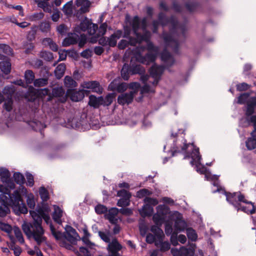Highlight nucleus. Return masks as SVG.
<instances>
[{
	"label": "nucleus",
	"instance_id": "obj_1",
	"mask_svg": "<svg viewBox=\"0 0 256 256\" xmlns=\"http://www.w3.org/2000/svg\"><path fill=\"white\" fill-rule=\"evenodd\" d=\"M0 217H5L10 213V206L16 215L27 214V207L18 190L11 193L10 190L5 188L3 194L0 195Z\"/></svg>",
	"mask_w": 256,
	"mask_h": 256
},
{
	"label": "nucleus",
	"instance_id": "obj_2",
	"mask_svg": "<svg viewBox=\"0 0 256 256\" xmlns=\"http://www.w3.org/2000/svg\"><path fill=\"white\" fill-rule=\"evenodd\" d=\"M30 214L33 218L32 222H24L22 224V230L28 238L32 237L38 244H40L46 238L43 236L44 230L42 227V217L46 213L42 208H40L36 212L30 211Z\"/></svg>",
	"mask_w": 256,
	"mask_h": 256
},
{
	"label": "nucleus",
	"instance_id": "obj_3",
	"mask_svg": "<svg viewBox=\"0 0 256 256\" xmlns=\"http://www.w3.org/2000/svg\"><path fill=\"white\" fill-rule=\"evenodd\" d=\"M182 150L184 151V159L192 158L190 162L192 166L195 164L196 167H198L201 164V156L200 155L199 148H196L193 143L187 144L186 140H185Z\"/></svg>",
	"mask_w": 256,
	"mask_h": 256
},
{
	"label": "nucleus",
	"instance_id": "obj_4",
	"mask_svg": "<svg viewBox=\"0 0 256 256\" xmlns=\"http://www.w3.org/2000/svg\"><path fill=\"white\" fill-rule=\"evenodd\" d=\"M158 21L160 22L161 26H164L167 25L169 22L172 23V28L170 29L172 32H175L177 29L180 31L182 36L184 38L186 36V28L184 25H180L178 26V22L177 20H174L172 17L169 19L162 12H160L158 14Z\"/></svg>",
	"mask_w": 256,
	"mask_h": 256
},
{
	"label": "nucleus",
	"instance_id": "obj_5",
	"mask_svg": "<svg viewBox=\"0 0 256 256\" xmlns=\"http://www.w3.org/2000/svg\"><path fill=\"white\" fill-rule=\"evenodd\" d=\"M164 66H158L154 64L150 69V74L152 78H154L153 81L149 80V82L152 83L154 86H156L163 74L164 70L166 68Z\"/></svg>",
	"mask_w": 256,
	"mask_h": 256
},
{
	"label": "nucleus",
	"instance_id": "obj_6",
	"mask_svg": "<svg viewBox=\"0 0 256 256\" xmlns=\"http://www.w3.org/2000/svg\"><path fill=\"white\" fill-rule=\"evenodd\" d=\"M90 91L87 90H77L76 89L69 88L66 91V95L70 97L72 101L79 102L84 98L85 94H87Z\"/></svg>",
	"mask_w": 256,
	"mask_h": 256
},
{
	"label": "nucleus",
	"instance_id": "obj_7",
	"mask_svg": "<svg viewBox=\"0 0 256 256\" xmlns=\"http://www.w3.org/2000/svg\"><path fill=\"white\" fill-rule=\"evenodd\" d=\"M66 234L64 236L66 239L72 244H76L78 241V238L80 239V237L76 232V230L72 226L66 225L65 228Z\"/></svg>",
	"mask_w": 256,
	"mask_h": 256
},
{
	"label": "nucleus",
	"instance_id": "obj_8",
	"mask_svg": "<svg viewBox=\"0 0 256 256\" xmlns=\"http://www.w3.org/2000/svg\"><path fill=\"white\" fill-rule=\"evenodd\" d=\"M80 86L84 88L91 89L92 92L100 94L103 92V88L100 86V82L96 80L84 81Z\"/></svg>",
	"mask_w": 256,
	"mask_h": 256
},
{
	"label": "nucleus",
	"instance_id": "obj_9",
	"mask_svg": "<svg viewBox=\"0 0 256 256\" xmlns=\"http://www.w3.org/2000/svg\"><path fill=\"white\" fill-rule=\"evenodd\" d=\"M134 93V91H130L119 95L118 98V102L122 106L125 104H129L133 101Z\"/></svg>",
	"mask_w": 256,
	"mask_h": 256
},
{
	"label": "nucleus",
	"instance_id": "obj_10",
	"mask_svg": "<svg viewBox=\"0 0 256 256\" xmlns=\"http://www.w3.org/2000/svg\"><path fill=\"white\" fill-rule=\"evenodd\" d=\"M162 60L164 63V66L166 68H169L174 65L175 60L170 53L164 50L162 51L160 56Z\"/></svg>",
	"mask_w": 256,
	"mask_h": 256
},
{
	"label": "nucleus",
	"instance_id": "obj_11",
	"mask_svg": "<svg viewBox=\"0 0 256 256\" xmlns=\"http://www.w3.org/2000/svg\"><path fill=\"white\" fill-rule=\"evenodd\" d=\"M238 192H235L231 193L230 192H224V194L226 196V200L230 204L232 205L237 211H238L240 204L238 201Z\"/></svg>",
	"mask_w": 256,
	"mask_h": 256
},
{
	"label": "nucleus",
	"instance_id": "obj_12",
	"mask_svg": "<svg viewBox=\"0 0 256 256\" xmlns=\"http://www.w3.org/2000/svg\"><path fill=\"white\" fill-rule=\"evenodd\" d=\"M156 55L157 54L156 53L148 52L144 56L139 55L137 60L140 62L148 65L156 60Z\"/></svg>",
	"mask_w": 256,
	"mask_h": 256
},
{
	"label": "nucleus",
	"instance_id": "obj_13",
	"mask_svg": "<svg viewBox=\"0 0 256 256\" xmlns=\"http://www.w3.org/2000/svg\"><path fill=\"white\" fill-rule=\"evenodd\" d=\"M162 38L167 45H168L170 42H174L175 44L174 47V50L176 53H178V52L179 48V44L178 41H175L172 36L170 34L164 32L162 34Z\"/></svg>",
	"mask_w": 256,
	"mask_h": 256
},
{
	"label": "nucleus",
	"instance_id": "obj_14",
	"mask_svg": "<svg viewBox=\"0 0 256 256\" xmlns=\"http://www.w3.org/2000/svg\"><path fill=\"white\" fill-rule=\"evenodd\" d=\"M246 116L245 118H242V121L244 120L242 124L243 126H247L250 124V123L253 124L254 130L252 132H254V134H256V114L254 115L248 116L244 112Z\"/></svg>",
	"mask_w": 256,
	"mask_h": 256
},
{
	"label": "nucleus",
	"instance_id": "obj_15",
	"mask_svg": "<svg viewBox=\"0 0 256 256\" xmlns=\"http://www.w3.org/2000/svg\"><path fill=\"white\" fill-rule=\"evenodd\" d=\"M109 243L108 250V252H110V254H120L118 251L122 249V246L118 240H112V242Z\"/></svg>",
	"mask_w": 256,
	"mask_h": 256
},
{
	"label": "nucleus",
	"instance_id": "obj_16",
	"mask_svg": "<svg viewBox=\"0 0 256 256\" xmlns=\"http://www.w3.org/2000/svg\"><path fill=\"white\" fill-rule=\"evenodd\" d=\"M102 102H103V97L102 96L96 98L95 96L92 94L89 96L88 104L94 108H97L100 106H102Z\"/></svg>",
	"mask_w": 256,
	"mask_h": 256
},
{
	"label": "nucleus",
	"instance_id": "obj_17",
	"mask_svg": "<svg viewBox=\"0 0 256 256\" xmlns=\"http://www.w3.org/2000/svg\"><path fill=\"white\" fill-rule=\"evenodd\" d=\"M54 211L52 215V218L56 223L60 224L62 223L61 218L62 216L63 212L58 206L54 205Z\"/></svg>",
	"mask_w": 256,
	"mask_h": 256
},
{
	"label": "nucleus",
	"instance_id": "obj_18",
	"mask_svg": "<svg viewBox=\"0 0 256 256\" xmlns=\"http://www.w3.org/2000/svg\"><path fill=\"white\" fill-rule=\"evenodd\" d=\"M28 124L34 130L39 131L40 132L46 127L44 124L36 120L28 122Z\"/></svg>",
	"mask_w": 256,
	"mask_h": 256
},
{
	"label": "nucleus",
	"instance_id": "obj_19",
	"mask_svg": "<svg viewBox=\"0 0 256 256\" xmlns=\"http://www.w3.org/2000/svg\"><path fill=\"white\" fill-rule=\"evenodd\" d=\"M78 39L79 37L78 34H72V36H69L63 40L62 46H68L71 44H76L78 43Z\"/></svg>",
	"mask_w": 256,
	"mask_h": 256
},
{
	"label": "nucleus",
	"instance_id": "obj_20",
	"mask_svg": "<svg viewBox=\"0 0 256 256\" xmlns=\"http://www.w3.org/2000/svg\"><path fill=\"white\" fill-rule=\"evenodd\" d=\"M251 137L248 138L246 142V145L248 150H252L256 148V134L250 132Z\"/></svg>",
	"mask_w": 256,
	"mask_h": 256
},
{
	"label": "nucleus",
	"instance_id": "obj_21",
	"mask_svg": "<svg viewBox=\"0 0 256 256\" xmlns=\"http://www.w3.org/2000/svg\"><path fill=\"white\" fill-rule=\"evenodd\" d=\"M16 91L15 87L12 84L6 86L4 88L2 92L6 97V99L12 98Z\"/></svg>",
	"mask_w": 256,
	"mask_h": 256
},
{
	"label": "nucleus",
	"instance_id": "obj_22",
	"mask_svg": "<svg viewBox=\"0 0 256 256\" xmlns=\"http://www.w3.org/2000/svg\"><path fill=\"white\" fill-rule=\"evenodd\" d=\"M90 6V2L87 0L86 4L80 6V8L75 14V16L79 18L82 14L89 12Z\"/></svg>",
	"mask_w": 256,
	"mask_h": 256
},
{
	"label": "nucleus",
	"instance_id": "obj_23",
	"mask_svg": "<svg viewBox=\"0 0 256 256\" xmlns=\"http://www.w3.org/2000/svg\"><path fill=\"white\" fill-rule=\"evenodd\" d=\"M174 226L176 230L182 232L186 228L187 224L182 218H178L175 221Z\"/></svg>",
	"mask_w": 256,
	"mask_h": 256
},
{
	"label": "nucleus",
	"instance_id": "obj_24",
	"mask_svg": "<svg viewBox=\"0 0 256 256\" xmlns=\"http://www.w3.org/2000/svg\"><path fill=\"white\" fill-rule=\"evenodd\" d=\"M66 69L64 64L62 63L59 64L54 70V74L57 78H60L63 76Z\"/></svg>",
	"mask_w": 256,
	"mask_h": 256
},
{
	"label": "nucleus",
	"instance_id": "obj_25",
	"mask_svg": "<svg viewBox=\"0 0 256 256\" xmlns=\"http://www.w3.org/2000/svg\"><path fill=\"white\" fill-rule=\"evenodd\" d=\"M35 76L32 70H28L24 72V78L26 84H31L34 81Z\"/></svg>",
	"mask_w": 256,
	"mask_h": 256
},
{
	"label": "nucleus",
	"instance_id": "obj_26",
	"mask_svg": "<svg viewBox=\"0 0 256 256\" xmlns=\"http://www.w3.org/2000/svg\"><path fill=\"white\" fill-rule=\"evenodd\" d=\"M0 69L6 74L10 73L11 70V64L8 61H2L0 62Z\"/></svg>",
	"mask_w": 256,
	"mask_h": 256
},
{
	"label": "nucleus",
	"instance_id": "obj_27",
	"mask_svg": "<svg viewBox=\"0 0 256 256\" xmlns=\"http://www.w3.org/2000/svg\"><path fill=\"white\" fill-rule=\"evenodd\" d=\"M92 25V22L91 20L85 17L84 20L80 23V28L81 30L86 32L90 28Z\"/></svg>",
	"mask_w": 256,
	"mask_h": 256
},
{
	"label": "nucleus",
	"instance_id": "obj_28",
	"mask_svg": "<svg viewBox=\"0 0 256 256\" xmlns=\"http://www.w3.org/2000/svg\"><path fill=\"white\" fill-rule=\"evenodd\" d=\"M64 85L69 88H74L78 86L77 82L70 76H66L64 79Z\"/></svg>",
	"mask_w": 256,
	"mask_h": 256
},
{
	"label": "nucleus",
	"instance_id": "obj_29",
	"mask_svg": "<svg viewBox=\"0 0 256 256\" xmlns=\"http://www.w3.org/2000/svg\"><path fill=\"white\" fill-rule=\"evenodd\" d=\"M250 96V92H244L241 94L238 98L237 103L240 104H243L246 103L247 104L248 102L250 100L249 98ZM246 106H247V105Z\"/></svg>",
	"mask_w": 256,
	"mask_h": 256
},
{
	"label": "nucleus",
	"instance_id": "obj_30",
	"mask_svg": "<svg viewBox=\"0 0 256 256\" xmlns=\"http://www.w3.org/2000/svg\"><path fill=\"white\" fill-rule=\"evenodd\" d=\"M145 72L144 69L140 64L132 66L130 67V74H142Z\"/></svg>",
	"mask_w": 256,
	"mask_h": 256
},
{
	"label": "nucleus",
	"instance_id": "obj_31",
	"mask_svg": "<svg viewBox=\"0 0 256 256\" xmlns=\"http://www.w3.org/2000/svg\"><path fill=\"white\" fill-rule=\"evenodd\" d=\"M185 6L188 12H192L197 10L200 4L197 2H188L186 3Z\"/></svg>",
	"mask_w": 256,
	"mask_h": 256
},
{
	"label": "nucleus",
	"instance_id": "obj_32",
	"mask_svg": "<svg viewBox=\"0 0 256 256\" xmlns=\"http://www.w3.org/2000/svg\"><path fill=\"white\" fill-rule=\"evenodd\" d=\"M115 96L116 94L114 93H110L108 94L104 98H103V102H102V106H109L110 105L112 104Z\"/></svg>",
	"mask_w": 256,
	"mask_h": 256
},
{
	"label": "nucleus",
	"instance_id": "obj_33",
	"mask_svg": "<svg viewBox=\"0 0 256 256\" xmlns=\"http://www.w3.org/2000/svg\"><path fill=\"white\" fill-rule=\"evenodd\" d=\"M13 178L14 182L19 185H22L25 182L24 176L20 172H15L14 174Z\"/></svg>",
	"mask_w": 256,
	"mask_h": 256
},
{
	"label": "nucleus",
	"instance_id": "obj_34",
	"mask_svg": "<svg viewBox=\"0 0 256 256\" xmlns=\"http://www.w3.org/2000/svg\"><path fill=\"white\" fill-rule=\"evenodd\" d=\"M152 220L156 226H160L165 222V216L156 212L154 214Z\"/></svg>",
	"mask_w": 256,
	"mask_h": 256
},
{
	"label": "nucleus",
	"instance_id": "obj_35",
	"mask_svg": "<svg viewBox=\"0 0 256 256\" xmlns=\"http://www.w3.org/2000/svg\"><path fill=\"white\" fill-rule=\"evenodd\" d=\"M145 48H146L148 50V52H153L158 54V48L154 46L151 41L146 42V48H145L144 46L140 47V49H142V50H144Z\"/></svg>",
	"mask_w": 256,
	"mask_h": 256
},
{
	"label": "nucleus",
	"instance_id": "obj_36",
	"mask_svg": "<svg viewBox=\"0 0 256 256\" xmlns=\"http://www.w3.org/2000/svg\"><path fill=\"white\" fill-rule=\"evenodd\" d=\"M39 194L42 202H46L50 198L48 192L44 186L40 188Z\"/></svg>",
	"mask_w": 256,
	"mask_h": 256
},
{
	"label": "nucleus",
	"instance_id": "obj_37",
	"mask_svg": "<svg viewBox=\"0 0 256 256\" xmlns=\"http://www.w3.org/2000/svg\"><path fill=\"white\" fill-rule=\"evenodd\" d=\"M10 174V171L4 168H0V176L1 180L2 182L9 179Z\"/></svg>",
	"mask_w": 256,
	"mask_h": 256
},
{
	"label": "nucleus",
	"instance_id": "obj_38",
	"mask_svg": "<svg viewBox=\"0 0 256 256\" xmlns=\"http://www.w3.org/2000/svg\"><path fill=\"white\" fill-rule=\"evenodd\" d=\"M186 235L188 238L192 242H195L198 238L196 231L192 228L186 229Z\"/></svg>",
	"mask_w": 256,
	"mask_h": 256
},
{
	"label": "nucleus",
	"instance_id": "obj_39",
	"mask_svg": "<svg viewBox=\"0 0 256 256\" xmlns=\"http://www.w3.org/2000/svg\"><path fill=\"white\" fill-rule=\"evenodd\" d=\"M130 67L126 64H124L121 70V76L122 78L125 80H128L130 78Z\"/></svg>",
	"mask_w": 256,
	"mask_h": 256
},
{
	"label": "nucleus",
	"instance_id": "obj_40",
	"mask_svg": "<svg viewBox=\"0 0 256 256\" xmlns=\"http://www.w3.org/2000/svg\"><path fill=\"white\" fill-rule=\"evenodd\" d=\"M152 194V192L146 188L140 189L136 192V196L139 198H142L145 196H151Z\"/></svg>",
	"mask_w": 256,
	"mask_h": 256
},
{
	"label": "nucleus",
	"instance_id": "obj_41",
	"mask_svg": "<svg viewBox=\"0 0 256 256\" xmlns=\"http://www.w3.org/2000/svg\"><path fill=\"white\" fill-rule=\"evenodd\" d=\"M112 85L113 82L110 85V86L112 88V90H116L118 92H123L126 91L128 88V86L125 82L120 83L114 88H112Z\"/></svg>",
	"mask_w": 256,
	"mask_h": 256
},
{
	"label": "nucleus",
	"instance_id": "obj_42",
	"mask_svg": "<svg viewBox=\"0 0 256 256\" xmlns=\"http://www.w3.org/2000/svg\"><path fill=\"white\" fill-rule=\"evenodd\" d=\"M62 10L68 16H70L72 14V2L70 1L66 4L62 8Z\"/></svg>",
	"mask_w": 256,
	"mask_h": 256
},
{
	"label": "nucleus",
	"instance_id": "obj_43",
	"mask_svg": "<svg viewBox=\"0 0 256 256\" xmlns=\"http://www.w3.org/2000/svg\"><path fill=\"white\" fill-rule=\"evenodd\" d=\"M140 26V20L138 16H134L132 22V30L134 32L138 31Z\"/></svg>",
	"mask_w": 256,
	"mask_h": 256
},
{
	"label": "nucleus",
	"instance_id": "obj_44",
	"mask_svg": "<svg viewBox=\"0 0 256 256\" xmlns=\"http://www.w3.org/2000/svg\"><path fill=\"white\" fill-rule=\"evenodd\" d=\"M118 213V209L116 208H112L108 212L105 214V218L110 220L115 217Z\"/></svg>",
	"mask_w": 256,
	"mask_h": 256
},
{
	"label": "nucleus",
	"instance_id": "obj_45",
	"mask_svg": "<svg viewBox=\"0 0 256 256\" xmlns=\"http://www.w3.org/2000/svg\"><path fill=\"white\" fill-rule=\"evenodd\" d=\"M156 212L162 216H164L166 217V216L168 214L169 208L168 206L164 204H160L156 208Z\"/></svg>",
	"mask_w": 256,
	"mask_h": 256
},
{
	"label": "nucleus",
	"instance_id": "obj_46",
	"mask_svg": "<svg viewBox=\"0 0 256 256\" xmlns=\"http://www.w3.org/2000/svg\"><path fill=\"white\" fill-rule=\"evenodd\" d=\"M38 7L42 8L45 12H50L52 11L48 2L40 1L37 3Z\"/></svg>",
	"mask_w": 256,
	"mask_h": 256
},
{
	"label": "nucleus",
	"instance_id": "obj_47",
	"mask_svg": "<svg viewBox=\"0 0 256 256\" xmlns=\"http://www.w3.org/2000/svg\"><path fill=\"white\" fill-rule=\"evenodd\" d=\"M142 214L145 216H150L154 211L152 207L148 204H146L142 208Z\"/></svg>",
	"mask_w": 256,
	"mask_h": 256
},
{
	"label": "nucleus",
	"instance_id": "obj_48",
	"mask_svg": "<svg viewBox=\"0 0 256 256\" xmlns=\"http://www.w3.org/2000/svg\"><path fill=\"white\" fill-rule=\"evenodd\" d=\"M48 83L47 78H40L34 80V84L36 87H42L46 86Z\"/></svg>",
	"mask_w": 256,
	"mask_h": 256
},
{
	"label": "nucleus",
	"instance_id": "obj_49",
	"mask_svg": "<svg viewBox=\"0 0 256 256\" xmlns=\"http://www.w3.org/2000/svg\"><path fill=\"white\" fill-rule=\"evenodd\" d=\"M40 57L48 62L52 60L54 58L52 53L48 51H42Z\"/></svg>",
	"mask_w": 256,
	"mask_h": 256
},
{
	"label": "nucleus",
	"instance_id": "obj_50",
	"mask_svg": "<svg viewBox=\"0 0 256 256\" xmlns=\"http://www.w3.org/2000/svg\"><path fill=\"white\" fill-rule=\"evenodd\" d=\"M95 212L98 214H105L108 212V208L106 206L98 204L95 206Z\"/></svg>",
	"mask_w": 256,
	"mask_h": 256
},
{
	"label": "nucleus",
	"instance_id": "obj_51",
	"mask_svg": "<svg viewBox=\"0 0 256 256\" xmlns=\"http://www.w3.org/2000/svg\"><path fill=\"white\" fill-rule=\"evenodd\" d=\"M252 206V209H249L248 207L244 206H240V208L238 209L239 210H241L242 212H244L248 214H252L256 212V207L254 206V204L252 202V204H250Z\"/></svg>",
	"mask_w": 256,
	"mask_h": 256
},
{
	"label": "nucleus",
	"instance_id": "obj_52",
	"mask_svg": "<svg viewBox=\"0 0 256 256\" xmlns=\"http://www.w3.org/2000/svg\"><path fill=\"white\" fill-rule=\"evenodd\" d=\"M64 94V91L62 87L54 88L52 90V94L54 97H60Z\"/></svg>",
	"mask_w": 256,
	"mask_h": 256
},
{
	"label": "nucleus",
	"instance_id": "obj_53",
	"mask_svg": "<svg viewBox=\"0 0 256 256\" xmlns=\"http://www.w3.org/2000/svg\"><path fill=\"white\" fill-rule=\"evenodd\" d=\"M14 233L16 237V238L20 244H23L24 242V240L22 236V234L18 227H16L14 228Z\"/></svg>",
	"mask_w": 256,
	"mask_h": 256
},
{
	"label": "nucleus",
	"instance_id": "obj_54",
	"mask_svg": "<svg viewBox=\"0 0 256 256\" xmlns=\"http://www.w3.org/2000/svg\"><path fill=\"white\" fill-rule=\"evenodd\" d=\"M0 230L8 234H10L12 230V228L9 224L0 221Z\"/></svg>",
	"mask_w": 256,
	"mask_h": 256
},
{
	"label": "nucleus",
	"instance_id": "obj_55",
	"mask_svg": "<svg viewBox=\"0 0 256 256\" xmlns=\"http://www.w3.org/2000/svg\"><path fill=\"white\" fill-rule=\"evenodd\" d=\"M40 30L43 32H48L50 30V23L48 22H43L40 25Z\"/></svg>",
	"mask_w": 256,
	"mask_h": 256
},
{
	"label": "nucleus",
	"instance_id": "obj_56",
	"mask_svg": "<svg viewBox=\"0 0 256 256\" xmlns=\"http://www.w3.org/2000/svg\"><path fill=\"white\" fill-rule=\"evenodd\" d=\"M50 227L52 234L55 238L56 240H60L62 238V232L60 231H56L55 228L52 224H50Z\"/></svg>",
	"mask_w": 256,
	"mask_h": 256
},
{
	"label": "nucleus",
	"instance_id": "obj_57",
	"mask_svg": "<svg viewBox=\"0 0 256 256\" xmlns=\"http://www.w3.org/2000/svg\"><path fill=\"white\" fill-rule=\"evenodd\" d=\"M251 86L246 82L240 83L236 86V90L238 92L246 91L250 88Z\"/></svg>",
	"mask_w": 256,
	"mask_h": 256
},
{
	"label": "nucleus",
	"instance_id": "obj_58",
	"mask_svg": "<svg viewBox=\"0 0 256 256\" xmlns=\"http://www.w3.org/2000/svg\"><path fill=\"white\" fill-rule=\"evenodd\" d=\"M144 202L145 204H148L151 206H156L158 203V201L156 198H152L148 196H146L144 199Z\"/></svg>",
	"mask_w": 256,
	"mask_h": 256
},
{
	"label": "nucleus",
	"instance_id": "obj_59",
	"mask_svg": "<svg viewBox=\"0 0 256 256\" xmlns=\"http://www.w3.org/2000/svg\"><path fill=\"white\" fill-rule=\"evenodd\" d=\"M130 198H120L117 202V206L120 207L128 206L130 204Z\"/></svg>",
	"mask_w": 256,
	"mask_h": 256
},
{
	"label": "nucleus",
	"instance_id": "obj_60",
	"mask_svg": "<svg viewBox=\"0 0 256 256\" xmlns=\"http://www.w3.org/2000/svg\"><path fill=\"white\" fill-rule=\"evenodd\" d=\"M4 104V108L7 112H10L12 109L13 100L12 98L6 99Z\"/></svg>",
	"mask_w": 256,
	"mask_h": 256
},
{
	"label": "nucleus",
	"instance_id": "obj_61",
	"mask_svg": "<svg viewBox=\"0 0 256 256\" xmlns=\"http://www.w3.org/2000/svg\"><path fill=\"white\" fill-rule=\"evenodd\" d=\"M117 196L122 198H130L132 196L131 194L129 192L124 189L118 190Z\"/></svg>",
	"mask_w": 256,
	"mask_h": 256
},
{
	"label": "nucleus",
	"instance_id": "obj_62",
	"mask_svg": "<svg viewBox=\"0 0 256 256\" xmlns=\"http://www.w3.org/2000/svg\"><path fill=\"white\" fill-rule=\"evenodd\" d=\"M26 176L27 179L26 185L32 187L34 185V179L32 174L30 172H26Z\"/></svg>",
	"mask_w": 256,
	"mask_h": 256
},
{
	"label": "nucleus",
	"instance_id": "obj_63",
	"mask_svg": "<svg viewBox=\"0 0 256 256\" xmlns=\"http://www.w3.org/2000/svg\"><path fill=\"white\" fill-rule=\"evenodd\" d=\"M26 202L28 206L30 208L34 209V208L36 203L33 195L28 196L26 200Z\"/></svg>",
	"mask_w": 256,
	"mask_h": 256
},
{
	"label": "nucleus",
	"instance_id": "obj_64",
	"mask_svg": "<svg viewBox=\"0 0 256 256\" xmlns=\"http://www.w3.org/2000/svg\"><path fill=\"white\" fill-rule=\"evenodd\" d=\"M108 25L106 22H104L100 24L98 28V36H104L106 32L107 29Z\"/></svg>",
	"mask_w": 256,
	"mask_h": 256
}]
</instances>
